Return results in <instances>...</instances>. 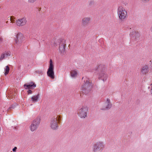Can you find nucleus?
<instances>
[{"label":"nucleus","instance_id":"nucleus-1","mask_svg":"<svg viewBox=\"0 0 152 152\" xmlns=\"http://www.w3.org/2000/svg\"><path fill=\"white\" fill-rule=\"evenodd\" d=\"M82 80L84 83L81 86V88L83 93L87 94L91 90L92 85L91 80L86 77H83Z\"/></svg>","mask_w":152,"mask_h":152},{"label":"nucleus","instance_id":"nucleus-2","mask_svg":"<svg viewBox=\"0 0 152 152\" xmlns=\"http://www.w3.org/2000/svg\"><path fill=\"white\" fill-rule=\"evenodd\" d=\"M96 70L98 72V77L99 79H101L104 82L107 80V75L105 73L106 68L104 65L102 64L99 65Z\"/></svg>","mask_w":152,"mask_h":152},{"label":"nucleus","instance_id":"nucleus-3","mask_svg":"<svg viewBox=\"0 0 152 152\" xmlns=\"http://www.w3.org/2000/svg\"><path fill=\"white\" fill-rule=\"evenodd\" d=\"M66 41L65 39H61L58 40L57 42H55L53 46H56L57 44L59 45V50L61 54L64 55L65 53V47Z\"/></svg>","mask_w":152,"mask_h":152},{"label":"nucleus","instance_id":"nucleus-4","mask_svg":"<svg viewBox=\"0 0 152 152\" xmlns=\"http://www.w3.org/2000/svg\"><path fill=\"white\" fill-rule=\"evenodd\" d=\"M105 145L102 141H98L96 142L94 145L93 152H100L104 148Z\"/></svg>","mask_w":152,"mask_h":152},{"label":"nucleus","instance_id":"nucleus-5","mask_svg":"<svg viewBox=\"0 0 152 152\" xmlns=\"http://www.w3.org/2000/svg\"><path fill=\"white\" fill-rule=\"evenodd\" d=\"M118 14L119 19L123 20L125 19L127 16V12L122 6H119L118 9Z\"/></svg>","mask_w":152,"mask_h":152},{"label":"nucleus","instance_id":"nucleus-6","mask_svg":"<svg viewBox=\"0 0 152 152\" xmlns=\"http://www.w3.org/2000/svg\"><path fill=\"white\" fill-rule=\"evenodd\" d=\"M47 74L48 76L52 79L54 78V66L52 60L50 59V65L47 71Z\"/></svg>","mask_w":152,"mask_h":152},{"label":"nucleus","instance_id":"nucleus-7","mask_svg":"<svg viewBox=\"0 0 152 152\" xmlns=\"http://www.w3.org/2000/svg\"><path fill=\"white\" fill-rule=\"evenodd\" d=\"M88 108L85 107H83L78 110L77 113L80 118H85L88 112Z\"/></svg>","mask_w":152,"mask_h":152},{"label":"nucleus","instance_id":"nucleus-8","mask_svg":"<svg viewBox=\"0 0 152 152\" xmlns=\"http://www.w3.org/2000/svg\"><path fill=\"white\" fill-rule=\"evenodd\" d=\"M27 23V19L25 17L18 19L16 21V25L19 26H24Z\"/></svg>","mask_w":152,"mask_h":152},{"label":"nucleus","instance_id":"nucleus-9","mask_svg":"<svg viewBox=\"0 0 152 152\" xmlns=\"http://www.w3.org/2000/svg\"><path fill=\"white\" fill-rule=\"evenodd\" d=\"M50 125L51 128L55 130L58 128V126L57 124V119L56 116L51 119Z\"/></svg>","mask_w":152,"mask_h":152},{"label":"nucleus","instance_id":"nucleus-10","mask_svg":"<svg viewBox=\"0 0 152 152\" xmlns=\"http://www.w3.org/2000/svg\"><path fill=\"white\" fill-rule=\"evenodd\" d=\"M23 35L22 33H18L15 38L16 44L18 46H20L23 41Z\"/></svg>","mask_w":152,"mask_h":152},{"label":"nucleus","instance_id":"nucleus-11","mask_svg":"<svg viewBox=\"0 0 152 152\" xmlns=\"http://www.w3.org/2000/svg\"><path fill=\"white\" fill-rule=\"evenodd\" d=\"M112 106V104L110 102V99L107 98L102 109L103 110H108L111 108Z\"/></svg>","mask_w":152,"mask_h":152},{"label":"nucleus","instance_id":"nucleus-12","mask_svg":"<svg viewBox=\"0 0 152 152\" xmlns=\"http://www.w3.org/2000/svg\"><path fill=\"white\" fill-rule=\"evenodd\" d=\"M24 88L26 89H34L36 86V85L33 82L26 83L24 85Z\"/></svg>","mask_w":152,"mask_h":152},{"label":"nucleus","instance_id":"nucleus-13","mask_svg":"<svg viewBox=\"0 0 152 152\" xmlns=\"http://www.w3.org/2000/svg\"><path fill=\"white\" fill-rule=\"evenodd\" d=\"M91 18L89 17H85L82 20V25L86 27L90 23Z\"/></svg>","mask_w":152,"mask_h":152},{"label":"nucleus","instance_id":"nucleus-14","mask_svg":"<svg viewBox=\"0 0 152 152\" xmlns=\"http://www.w3.org/2000/svg\"><path fill=\"white\" fill-rule=\"evenodd\" d=\"M130 37H132L134 39H136L140 36V34L138 32L135 31H134L131 32L130 34Z\"/></svg>","mask_w":152,"mask_h":152},{"label":"nucleus","instance_id":"nucleus-15","mask_svg":"<svg viewBox=\"0 0 152 152\" xmlns=\"http://www.w3.org/2000/svg\"><path fill=\"white\" fill-rule=\"evenodd\" d=\"M11 55L10 52L9 51H5L1 55L0 58V61H1L5 58L10 56Z\"/></svg>","mask_w":152,"mask_h":152},{"label":"nucleus","instance_id":"nucleus-16","mask_svg":"<svg viewBox=\"0 0 152 152\" xmlns=\"http://www.w3.org/2000/svg\"><path fill=\"white\" fill-rule=\"evenodd\" d=\"M40 122V118L39 117H37L32 121V123L39 126Z\"/></svg>","mask_w":152,"mask_h":152},{"label":"nucleus","instance_id":"nucleus-17","mask_svg":"<svg viewBox=\"0 0 152 152\" xmlns=\"http://www.w3.org/2000/svg\"><path fill=\"white\" fill-rule=\"evenodd\" d=\"M148 71V67L146 65L143 66L141 69V72L143 74H146Z\"/></svg>","mask_w":152,"mask_h":152},{"label":"nucleus","instance_id":"nucleus-18","mask_svg":"<svg viewBox=\"0 0 152 152\" xmlns=\"http://www.w3.org/2000/svg\"><path fill=\"white\" fill-rule=\"evenodd\" d=\"M39 97V94H38L36 95H34L31 98V99L33 103H35L37 102L38 101V99Z\"/></svg>","mask_w":152,"mask_h":152},{"label":"nucleus","instance_id":"nucleus-19","mask_svg":"<svg viewBox=\"0 0 152 152\" xmlns=\"http://www.w3.org/2000/svg\"><path fill=\"white\" fill-rule=\"evenodd\" d=\"M38 127V126L32 123H31L30 126V130L32 132H34L37 129Z\"/></svg>","mask_w":152,"mask_h":152},{"label":"nucleus","instance_id":"nucleus-20","mask_svg":"<svg viewBox=\"0 0 152 152\" xmlns=\"http://www.w3.org/2000/svg\"><path fill=\"white\" fill-rule=\"evenodd\" d=\"M71 76L72 77H75L77 76V72L75 70H72L70 72Z\"/></svg>","mask_w":152,"mask_h":152},{"label":"nucleus","instance_id":"nucleus-21","mask_svg":"<svg viewBox=\"0 0 152 152\" xmlns=\"http://www.w3.org/2000/svg\"><path fill=\"white\" fill-rule=\"evenodd\" d=\"M10 70V68L8 66H6V68L5 69V73L4 74L5 75H6L9 73Z\"/></svg>","mask_w":152,"mask_h":152},{"label":"nucleus","instance_id":"nucleus-22","mask_svg":"<svg viewBox=\"0 0 152 152\" xmlns=\"http://www.w3.org/2000/svg\"><path fill=\"white\" fill-rule=\"evenodd\" d=\"M57 119V121H58V123L60 124L61 120V116L58 115L56 117Z\"/></svg>","mask_w":152,"mask_h":152},{"label":"nucleus","instance_id":"nucleus-23","mask_svg":"<svg viewBox=\"0 0 152 152\" xmlns=\"http://www.w3.org/2000/svg\"><path fill=\"white\" fill-rule=\"evenodd\" d=\"M95 4V2L93 0H91L89 1V6H93Z\"/></svg>","mask_w":152,"mask_h":152},{"label":"nucleus","instance_id":"nucleus-24","mask_svg":"<svg viewBox=\"0 0 152 152\" xmlns=\"http://www.w3.org/2000/svg\"><path fill=\"white\" fill-rule=\"evenodd\" d=\"M15 105H16V104H12V105H11V107H10L9 108V109H8V111L9 110H10L12 108V109H14V108L15 107Z\"/></svg>","mask_w":152,"mask_h":152},{"label":"nucleus","instance_id":"nucleus-25","mask_svg":"<svg viewBox=\"0 0 152 152\" xmlns=\"http://www.w3.org/2000/svg\"><path fill=\"white\" fill-rule=\"evenodd\" d=\"M27 92L28 94H31L32 93V91L30 89H28V90L27 91Z\"/></svg>","mask_w":152,"mask_h":152},{"label":"nucleus","instance_id":"nucleus-26","mask_svg":"<svg viewBox=\"0 0 152 152\" xmlns=\"http://www.w3.org/2000/svg\"><path fill=\"white\" fill-rule=\"evenodd\" d=\"M36 73H38L39 74H41L42 73V72L40 70H38L36 71Z\"/></svg>","mask_w":152,"mask_h":152},{"label":"nucleus","instance_id":"nucleus-27","mask_svg":"<svg viewBox=\"0 0 152 152\" xmlns=\"http://www.w3.org/2000/svg\"><path fill=\"white\" fill-rule=\"evenodd\" d=\"M17 147H15L13 149L12 151L13 152H16V150L17 149Z\"/></svg>","mask_w":152,"mask_h":152},{"label":"nucleus","instance_id":"nucleus-28","mask_svg":"<svg viewBox=\"0 0 152 152\" xmlns=\"http://www.w3.org/2000/svg\"><path fill=\"white\" fill-rule=\"evenodd\" d=\"M150 63L151 68L152 69V59L150 61Z\"/></svg>","mask_w":152,"mask_h":152},{"label":"nucleus","instance_id":"nucleus-29","mask_svg":"<svg viewBox=\"0 0 152 152\" xmlns=\"http://www.w3.org/2000/svg\"><path fill=\"white\" fill-rule=\"evenodd\" d=\"M36 0H28L29 2L31 3L34 2Z\"/></svg>","mask_w":152,"mask_h":152},{"label":"nucleus","instance_id":"nucleus-30","mask_svg":"<svg viewBox=\"0 0 152 152\" xmlns=\"http://www.w3.org/2000/svg\"><path fill=\"white\" fill-rule=\"evenodd\" d=\"M10 21H11V22L12 23H14V21H15L12 18H10Z\"/></svg>","mask_w":152,"mask_h":152},{"label":"nucleus","instance_id":"nucleus-31","mask_svg":"<svg viewBox=\"0 0 152 152\" xmlns=\"http://www.w3.org/2000/svg\"><path fill=\"white\" fill-rule=\"evenodd\" d=\"M2 40V38L0 37V42H1Z\"/></svg>","mask_w":152,"mask_h":152},{"label":"nucleus","instance_id":"nucleus-32","mask_svg":"<svg viewBox=\"0 0 152 152\" xmlns=\"http://www.w3.org/2000/svg\"><path fill=\"white\" fill-rule=\"evenodd\" d=\"M151 31L152 32V26L151 27Z\"/></svg>","mask_w":152,"mask_h":152},{"label":"nucleus","instance_id":"nucleus-33","mask_svg":"<svg viewBox=\"0 0 152 152\" xmlns=\"http://www.w3.org/2000/svg\"><path fill=\"white\" fill-rule=\"evenodd\" d=\"M1 127H0V131H1Z\"/></svg>","mask_w":152,"mask_h":152},{"label":"nucleus","instance_id":"nucleus-34","mask_svg":"<svg viewBox=\"0 0 152 152\" xmlns=\"http://www.w3.org/2000/svg\"><path fill=\"white\" fill-rule=\"evenodd\" d=\"M12 96V95H10V96Z\"/></svg>","mask_w":152,"mask_h":152},{"label":"nucleus","instance_id":"nucleus-35","mask_svg":"<svg viewBox=\"0 0 152 152\" xmlns=\"http://www.w3.org/2000/svg\"><path fill=\"white\" fill-rule=\"evenodd\" d=\"M7 22H8L7 21L6 23H7Z\"/></svg>","mask_w":152,"mask_h":152}]
</instances>
